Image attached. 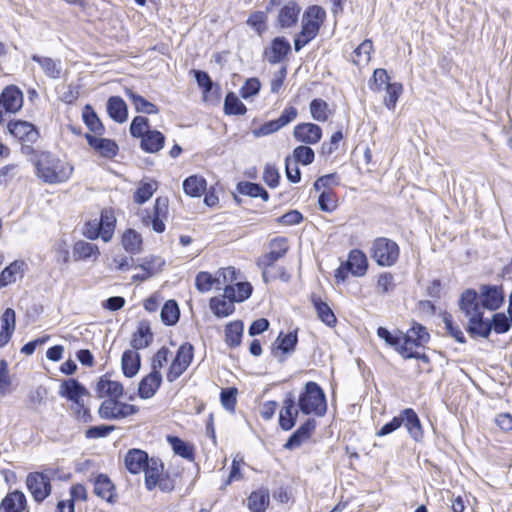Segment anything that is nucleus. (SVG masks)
I'll list each match as a JSON object with an SVG mask.
<instances>
[{"label":"nucleus","mask_w":512,"mask_h":512,"mask_svg":"<svg viewBox=\"0 0 512 512\" xmlns=\"http://www.w3.org/2000/svg\"><path fill=\"white\" fill-rule=\"evenodd\" d=\"M288 249L287 238L276 237L269 242V252L258 258L257 266L262 270V278L265 283H269L275 278L274 274H270V268L286 255Z\"/></svg>","instance_id":"obj_4"},{"label":"nucleus","mask_w":512,"mask_h":512,"mask_svg":"<svg viewBox=\"0 0 512 512\" xmlns=\"http://www.w3.org/2000/svg\"><path fill=\"white\" fill-rule=\"evenodd\" d=\"M26 507V497L21 491L8 493L0 503V512H22Z\"/></svg>","instance_id":"obj_28"},{"label":"nucleus","mask_w":512,"mask_h":512,"mask_svg":"<svg viewBox=\"0 0 512 512\" xmlns=\"http://www.w3.org/2000/svg\"><path fill=\"white\" fill-rule=\"evenodd\" d=\"M194 357V347L192 344L185 342L177 350L176 356L171 362L167 371L166 379L172 383L177 380L190 366Z\"/></svg>","instance_id":"obj_7"},{"label":"nucleus","mask_w":512,"mask_h":512,"mask_svg":"<svg viewBox=\"0 0 512 512\" xmlns=\"http://www.w3.org/2000/svg\"><path fill=\"white\" fill-rule=\"evenodd\" d=\"M165 143V136L158 130H149L142 138L140 147L147 153H156L160 151Z\"/></svg>","instance_id":"obj_30"},{"label":"nucleus","mask_w":512,"mask_h":512,"mask_svg":"<svg viewBox=\"0 0 512 512\" xmlns=\"http://www.w3.org/2000/svg\"><path fill=\"white\" fill-rule=\"evenodd\" d=\"M300 12L301 7L295 0L288 1L279 11L277 17L279 26L283 29L295 26Z\"/></svg>","instance_id":"obj_19"},{"label":"nucleus","mask_w":512,"mask_h":512,"mask_svg":"<svg viewBox=\"0 0 512 512\" xmlns=\"http://www.w3.org/2000/svg\"><path fill=\"white\" fill-rule=\"evenodd\" d=\"M109 116L118 123H123L128 118V110L125 101L119 96H112L107 101Z\"/></svg>","instance_id":"obj_32"},{"label":"nucleus","mask_w":512,"mask_h":512,"mask_svg":"<svg viewBox=\"0 0 512 512\" xmlns=\"http://www.w3.org/2000/svg\"><path fill=\"white\" fill-rule=\"evenodd\" d=\"M311 301L319 319L329 327L335 326L337 319L329 305L314 295L311 297Z\"/></svg>","instance_id":"obj_38"},{"label":"nucleus","mask_w":512,"mask_h":512,"mask_svg":"<svg viewBox=\"0 0 512 512\" xmlns=\"http://www.w3.org/2000/svg\"><path fill=\"white\" fill-rule=\"evenodd\" d=\"M261 89V82L258 78L252 77L245 81L240 89V95L244 99L253 97L259 93Z\"/></svg>","instance_id":"obj_63"},{"label":"nucleus","mask_w":512,"mask_h":512,"mask_svg":"<svg viewBox=\"0 0 512 512\" xmlns=\"http://www.w3.org/2000/svg\"><path fill=\"white\" fill-rule=\"evenodd\" d=\"M7 127L9 133L23 143L33 144L39 138L38 129L30 122L21 120L10 121Z\"/></svg>","instance_id":"obj_12"},{"label":"nucleus","mask_w":512,"mask_h":512,"mask_svg":"<svg viewBox=\"0 0 512 512\" xmlns=\"http://www.w3.org/2000/svg\"><path fill=\"white\" fill-rule=\"evenodd\" d=\"M36 175L47 184H60L68 181L73 173V166L51 154L42 152L35 162Z\"/></svg>","instance_id":"obj_1"},{"label":"nucleus","mask_w":512,"mask_h":512,"mask_svg":"<svg viewBox=\"0 0 512 512\" xmlns=\"http://www.w3.org/2000/svg\"><path fill=\"white\" fill-rule=\"evenodd\" d=\"M150 130L149 119L136 116L130 124V134L134 138H142Z\"/></svg>","instance_id":"obj_55"},{"label":"nucleus","mask_w":512,"mask_h":512,"mask_svg":"<svg viewBox=\"0 0 512 512\" xmlns=\"http://www.w3.org/2000/svg\"><path fill=\"white\" fill-rule=\"evenodd\" d=\"M293 136L298 142L313 145L320 141L322 129L314 123H300L294 127Z\"/></svg>","instance_id":"obj_14"},{"label":"nucleus","mask_w":512,"mask_h":512,"mask_svg":"<svg viewBox=\"0 0 512 512\" xmlns=\"http://www.w3.org/2000/svg\"><path fill=\"white\" fill-rule=\"evenodd\" d=\"M97 226L102 232V240L108 242L111 240L115 225L116 218L111 210H102L99 222H96Z\"/></svg>","instance_id":"obj_40"},{"label":"nucleus","mask_w":512,"mask_h":512,"mask_svg":"<svg viewBox=\"0 0 512 512\" xmlns=\"http://www.w3.org/2000/svg\"><path fill=\"white\" fill-rule=\"evenodd\" d=\"M467 331L472 337L488 338L491 333L490 321L484 319L483 313L476 314L474 317L469 318Z\"/></svg>","instance_id":"obj_34"},{"label":"nucleus","mask_w":512,"mask_h":512,"mask_svg":"<svg viewBox=\"0 0 512 512\" xmlns=\"http://www.w3.org/2000/svg\"><path fill=\"white\" fill-rule=\"evenodd\" d=\"M252 290V285L248 282H238L235 287L227 285L224 288V298L235 302H242L251 296Z\"/></svg>","instance_id":"obj_35"},{"label":"nucleus","mask_w":512,"mask_h":512,"mask_svg":"<svg viewBox=\"0 0 512 512\" xmlns=\"http://www.w3.org/2000/svg\"><path fill=\"white\" fill-rule=\"evenodd\" d=\"M73 255L76 260H86L97 257L99 255V249L97 245L81 240L74 244Z\"/></svg>","instance_id":"obj_48"},{"label":"nucleus","mask_w":512,"mask_h":512,"mask_svg":"<svg viewBox=\"0 0 512 512\" xmlns=\"http://www.w3.org/2000/svg\"><path fill=\"white\" fill-rule=\"evenodd\" d=\"M121 242L125 251L130 254H138L142 250V237L133 229L124 232Z\"/></svg>","instance_id":"obj_45"},{"label":"nucleus","mask_w":512,"mask_h":512,"mask_svg":"<svg viewBox=\"0 0 512 512\" xmlns=\"http://www.w3.org/2000/svg\"><path fill=\"white\" fill-rule=\"evenodd\" d=\"M183 190L191 197H200L206 190V180L197 175L189 176L183 182Z\"/></svg>","instance_id":"obj_47"},{"label":"nucleus","mask_w":512,"mask_h":512,"mask_svg":"<svg viewBox=\"0 0 512 512\" xmlns=\"http://www.w3.org/2000/svg\"><path fill=\"white\" fill-rule=\"evenodd\" d=\"M26 485L33 499L38 503L44 501L51 494L50 478L41 472L29 473Z\"/></svg>","instance_id":"obj_9"},{"label":"nucleus","mask_w":512,"mask_h":512,"mask_svg":"<svg viewBox=\"0 0 512 512\" xmlns=\"http://www.w3.org/2000/svg\"><path fill=\"white\" fill-rule=\"evenodd\" d=\"M234 302L228 298H224V294L221 297H212L209 305L214 315L218 318L227 317L231 315L234 310Z\"/></svg>","instance_id":"obj_37"},{"label":"nucleus","mask_w":512,"mask_h":512,"mask_svg":"<svg viewBox=\"0 0 512 512\" xmlns=\"http://www.w3.org/2000/svg\"><path fill=\"white\" fill-rule=\"evenodd\" d=\"M310 113L314 120L325 122L330 115L329 106L326 101L320 98L313 99L310 102Z\"/></svg>","instance_id":"obj_53"},{"label":"nucleus","mask_w":512,"mask_h":512,"mask_svg":"<svg viewBox=\"0 0 512 512\" xmlns=\"http://www.w3.org/2000/svg\"><path fill=\"white\" fill-rule=\"evenodd\" d=\"M401 418L409 435L415 441H421L423 438V430L420 419L412 408H405L401 411Z\"/></svg>","instance_id":"obj_23"},{"label":"nucleus","mask_w":512,"mask_h":512,"mask_svg":"<svg viewBox=\"0 0 512 512\" xmlns=\"http://www.w3.org/2000/svg\"><path fill=\"white\" fill-rule=\"evenodd\" d=\"M96 391L100 398L108 396L109 399H118L123 395V386L120 382L112 381L104 375L97 382Z\"/></svg>","instance_id":"obj_25"},{"label":"nucleus","mask_w":512,"mask_h":512,"mask_svg":"<svg viewBox=\"0 0 512 512\" xmlns=\"http://www.w3.org/2000/svg\"><path fill=\"white\" fill-rule=\"evenodd\" d=\"M121 365L123 374L128 377H134L141 366V359L139 353L134 350H126L122 354Z\"/></svg>","instance_id":"obj_33"},{"label":"nucleus","mask_w":512,"mask_h":512,"mask_svg":"<svg viewBox=\"0 0 512 512\" xmlns=\"http://www.w3.org/2000/svg\"><path fill=\"white\" fill-rule=\"evenodd\" d=\"M373 43L370 39L364 40L353 52L352 62L357 66L366 65L371 59Z\"/></svg>","instance_id":"obj_49"},{"label":"nucleus","mask_w":512,"mask_h":512,"mask_svg":"<svg viewBox=\"0 0 512 512\" xmlns=\"http://www.w3.org/2000/svg\"><path fill=\"white\" fill-rule=\"evenodd\" d=\"M167 441L171 445L175 454L188 460H192L194 458V449L192 445L177 436H168Z\"/></svg>","instance_id":"obj_52"},{"label":"nucleus","mask_w":512,"mask_h":512,"mask_svg":"<svg viewBox=\"0 0 512 512\" xmlns=\"http://www.w3.org/2000/svg\"><path fill=\"white\" fill-rule=\"evenodd\" d=\"M459 308L468 318L483 313L478 292L474 289H466L461 294Z\"/></svg>","instance_id":"obj_16"},{"label":"nucleus","mask_w":512,"mask_h":512,"mask_svg":"<svg viewBox=\"0 0 512 512\" xmlns=\"http://www.w3.org/2000/svg\"><path fill=\"white\" fill-rule=\"evenodd\" d=\"M326 18L325 10L318 5L309 6L302 15L301 30L294 37V49L299 52L319 34Z\"/></svg>","instance_id":"obj_2"},{"label":"nucleus","mask_w":512,"mask_h":512,"mask_svg":"<svg viewBox=\"0 0 512 512\" xmlns=\"http://www.w3.org/2000/svg\"><path fill=\"white\" fill-rule=\"evenodd\" d=\"M82 118L91 132L96 135H102L104 133V126L91 105L86 104L84 106Z\"/></svg>","instance_id":"obj_46"},{"label":"nucleus","mask_w":512,"mask_h":512,"mask_svg":"<svg viewBox=\"0 0 512 512\" xmlns=\"http://www.w3.org/2000/svg\"><path fill=\"white\" fill-rule=\"evenodd\" d=\"M267 16L262 11H257L251 14L247 20V24L252 27L259 36L267 30Z\"/></svg>","instance_id":"obj_57"},{"label":"nucleus","mask_w":512,"mask_h":512,"mask_svg":"<svg viewBox=\"0 0 512 512\" xmlns=\"http://www.w3.org/2000/svg\"><path fill=\"white\" fill-rule=\"evenodd\" d=\"M395 279L392 273L382 272L377 279V288L381 294L391 293L395 289Z\"/></svg>","instance_id":"obj_61"},{"label":"nucleus","mask_w":512,"mask_h":512,"mask_svg":"<svg viewBox=\"0 0 512 512\" xmlns=\"http://www.w3.org/2000/svg\"><path fill=\"white\" fill-rule=\"evenodd\" d=\"M403 87L400 83L387 84L384 104L388 109H394Z\"/></svg>","instance_id":"obj_58"},{"label":"nucleus","mask_w":512,"mask_h":512,"mask_svg":"<svg viewBox=\"0 0 512 512\" xmlns=\"http://www.w3.org/2000/svg\"><path fill=\"white\" fill-rule=\"evenodd\" d=\"M59 395L71 401L76 406H83V396H89V391L75 378L64 380L59 388Z\"/></svg>","instance_id":"obj_11"},{"label":"nucleus","mask_w":512,"mask_h":512,"mask_svg":"<svg viewBox=\"0 0 512 512\" xmlns=\"http://www.w3.org/2000/svg\"><path fill=\"white\" fill-rule=\"evenodd\" d=\"M162 383L161 372L151 371L138 385V395L142 399H149L155 395Z\"/></svg>","instance_id":"obj_21"},{"label":"nucleus","mask_w":512,"mask_h":512,"mask_svg":"<svg viewBox=\"0 0 512 512\" xmlns=\"http://www.w3.org/2000/svg\"><path fill=\"white\" fill-rule=\"evenodd\" d=\"M156 191V183H143L134 193V201L137 204H144Z\"/></svg>","instance_id":"obj_59"},{"label":"nucleus","mask_w":512,"mask_h":512,"mask_svg":"<svg viewBox=\"0 0 512 512\" xmlns=\"http://www.w3.org/2000/svg\"><path fill=\"white\" fill-rule=\"evenodd\" d=\"M180 316V310L177 302L175 300H168L161 310V320L165 325L172 326L175 325Z\"/></svg>","instance_id":"obj_50"},{"label":"nucleus","mask_w":512,"mask_h":512,"mask_svg":"<svg viewBox=\"0 0 512 512\" xmlns=\"http://www.w3.org/2000/svg\"><path fill=\"white\" fill-rule=\"evenodd\" d=\"M168 215V199L163 197H158L154 204L153 215H148L147 217H143V222L146 225L151 224L152 229L157 233H162L165 231L164 220Z\"/></svg>","instance_id":"obj_13"},{"label":"nucleus","mask_w":512,"mask_h":512,"mask_svg":"<svg viewBox=\"0 0 512 512\" xmlns=\"http://www.w3.org/2000/svg\"><path fill=\"white\" fill-rule=\"evenodd\" d=\"M31 59L38 63L43 73L51 79H59L61 76V63L50 57L33 54Z\"/></svg>","instance_id":"obj_31"},{"label":"nucleus","mask_w":512,"mask_h":512,"mask_svg":"<svg viewBox=\"0 0 512 512\" xmlns=\"http://www.w3.org/2000/svg\"><path fill=\"white\" fill-rule=\"evenodd\" d=\"M244 331V324L242 321L237 320L230 322L225 327V342L231 347L235 348L240 345L241 338Z\"/></svg>","instance_id":"obj_42"},{"label":"nucleus","mask_w":512,"mask_h":512,"mask_svg":"<svg viewBox=\"0 0 512 512\" xmlns=\"http://www.w3.org/2000/svg\"><path fill=\"white\" fill-rule=\"evenodd\" d=\"M477 292L484 309L495 311L504 303L505 295L502 286L482 284Z\"/></svg>","instance_id":"obj_10"},{"label":"nucleus","mask_w":512,"mask_h":512,"mask_svg":"<svg viewBox=\"0 0 512 512\" xmlns=\"http://www.w3.org/2000/svg\"><path fill=\"white\" fill-rule=\"evenodd\" d=\"M238 390L235 387H229L221 390L220 401L223 408L229 412L235 411Z\"/></svg>","instance_id":"obj_56"},{"label":"nucleus","mask_w":512,"mask_h":512,"mask_svg":"<svg viewBox=\"0 0 512 512\" xmlns=\"http://www.w3.org/2000/svg\"><path fill=\"white\" fill-rule=\"evenodd\" d=\"M142 471L145 473V486L151 491L157 486L164 471V465L160 459L152 457Z\"/></svg>","instance_id":"obj_26"},{"label":"nucleus","mask_w":512,"mask_h":512,"mask_svg":"<svg viewBox=\"0 0 512 512\" xmlns=\"http://www.w3.org/2000/svg\"><path fill=\"white\" fill-rule=\"evenodd\" d=\"M297 342V331L289 332L287 334H283L281 332L274 343L275 348L273 349V353L276 354L277 351H281L284 354H290L295 350Z\"/></svg>","instance_id":"obj_41"},{"label":"nucleus","mask_w":512,"mask_h":512,"mask_svg":"<svg viewBox=\"0 0 512 512\" xmlns=\"http://www.w3.org/2000/svg\"><path fill=\"white\" fill-rule=\"evenodd\" d=\"M370 254L378 266L391 267L399 259L400 248L394 240L387 237H378L372 242Z\"/></svg>","instance_id":"obj_5"},{"label":"nucleus","mask_w":512,"mask_h":512,"mask_svg":"<svg viewBox=\"0 0 512 512\" xmlns=\"http://www.w3.org/2000/svg\"><path fill=\"white\" fill-rule=\"evenodd\" d=\"M16 315L12 308H6L0 319V347H4L15 330Z\"/></svg>","instance_id":"obj_27"},{"label":"nucleus","mask_w":512,"mask_h":512,"mask_svg":"<svg viewBox=\"0 0 512 512\" xmlns=\"http://www.w3.org/2000/svg\"><path fill=\"white\" fill-rule=\"evenodd\" d=\"M270 493L266 487L253 491L247 499V506L251 512H265L269 506Z\"/></svg>","instance_id":"obj_29"},{"label":"nucleus","mask_w":512,"mask_h":512,"mask_svg":"<svg viewBox=\"0 0 512 512\" xmlns=\"http://www.w3.org/2000/svg\"><path fill=\"white\" fill-rule=\"evenodd\" d=\"M491 331L494 330L498 334L506 333L510 327V319L504 313H496L490 321Z\"/></svg>","instance_id":"obj_62"},{"label":"nucleus","mask_w":512,"mask_h":512,"mask_svg":"<svg viewBox=\"0 0 512 512\" xmlns=\"http://www.w3.org/2000/svg\"><path fill=\"white\" fill-rule=\"evenodd\" d=\"M153 341V333L148 321H141L138 324L137 330L133 333L131 338V346L134 350H140L148 347Z\"/></svg>","instance_id":"obj_24"},{"label":"nucleus","mask_w":512,"mask_h":512,"mask_svg":"<svg viewBox=\"0 0 512 512\" xmlns=\"http://www.w3.org/2000/svg\"><path fill=\"white\" fill-rule=\"evenodd\" d=\"M26 264L22 260H15L0 273V289L16 281V276L23 277Z\"/></svg>","instance_id":"obj_36"},{"label":"nucleus","mask_w":512,"mask_h":512,"mask_svg":"<svg viewBox=\"0 0 512 512\" xmlns=\"http://www.w3.org/2000/svg\"><path fill=\"white\" fill-rule=\"evenodd\" d=\"M298 417V409L295 407V398L289 393L283 401V406L279 414V425L284 431L291 430Z\"/></svg>","instance_id":"obj_17"},{"label":"nucleus","mask_w":512,"mask_h":512,"mask_svg":"<svg viewBox=\"0 0 512 512\" xmlns=\"http://www.w3.org/2000/svg\"><path fill=\"white\" fill-rule=\"evenodd\" d=\"M125 93L132 104L135 106L137 112L145 114H157L159 112V109L155 104L149 102L141 95L135 93L133 90L126 89Z\"/></svg>","instance_id":"obj_44"},{"label":"nucleus","mask_w":512,"mask_h":512,"mask_svg":"<svg viewBox=\"0 0 512 512\" xmlns=\"http://www.w3.org/2000/svg\"><path fill=\"white\" fill-rule=\"evenodd\" d=\"M138 411V406L121 402L118 399H106L101 403L98 414L105 420H118L134 415Z\"/></svg>","instance_id":"obj_6"},{"label":"nucleus","mask_w":512,"mask_h":512,"mask_svg":"<svg viewBox=\"0 0 512 512\" xmlns=\"http://www.w3.org/2000/svg\"><path fill=\"white\" fill-rule=\"evenodd\" d=\"M138 264L136 268H140L149 277H152L162 271L165 265V260L159 256H147L144 258L137 259Z\"/></svg>","instance_id":"obj_43"},{"label":"nucleus","mask_w":512,"mask_h":512,"mask_svg":"<svg viewBox=\"0 0 512 512\" xmlns=\"http://www.w3.org/2000/svg\"><path fill=\"white\" fill-rule=\"evenodd\" d=\"M216 282L219 283V280L203 271L199 272L195 278V286L201 293L208 292Z\"/></svg>","instance_id":"obj_60"},{"label":"nucleus","mask_w":512,"mask_h":512,"mask_svg":"<svg viewBox=\"0 0 512 512\" xmlns=\"http://www.w3.org/2000/svg\"><path fill=\"white\" fill-rule=\"evenodd\" d=\"M247 111L246 106L236 96L234 92H229L224 99V112L227 115H244Z\"/></svg>","instance_id":"obj_51"},{"label":"nucleus","mask_w":512,"mask_h":512,"mask_svg":"<svg viewBox=\"0 0 512 512\" xmlns=\"http://www.w3.org/2000/svg\"><path fill=\"white\" fill-rule=\"evenodd\" d=\"M346 268L356 277L364 276L368 269V260L365 253L359 249H353L345 262Z\"/></svg>","instance_id":"obj_22"},{"label":"nucleus","mask_w":512,"mask_h":512,"mask_svg":"<svg viewBox=\"0 0 512 512\" xmlns=\"http://www.w3.org/2000/svg\"><path fill=\"white\" fill-rule=\"evenodd\" d=\"M299 409L303 414L323 416L327 410L326 396L319 384L309 381L298 399Z\"/></svg>","instance_id":"obj_3"},{"label":"nucleus","mask_w":512,"mask_h":512,"mask_svg":"<svg viewBox=\"0 0 512 512\" xmlns=\"http://www.w3.org/2000/svg\"><path fill=\"white\" fill-rule=\"evenodd\" d=\"M148 454L141 449H130L125 455L124 463L131 474H139L148 464Z\"/></svg>","instance_id":"obj_20"},{"label":"nucleus","mask_w":512,"mask_h":512,"mask_svg":"<svg viewBox=\"0 0 512 512\" xmlns=\"http://www.w3.org/2000/svg\"><path fill=\"white\" fill-rule=\"evenodd\" d=\"M291 44L284 36L274 37L263 49V58L271 65L283 62L291 52Z\"/></svg>","instance_id":"obj_8"},{"label":"nucleus","mask_w":512,"mask_h":512,"mask_svg":"<svg viewBox=\"0 0 512 512\" xmlns=\"http://www.w3.org/2000/svg\"><path fill=\"white\" fill-rule=\"evenodd\" d=\"M22 105L23 93L18 87L10 85L4 88L0 94V106H2L6 112H17L21 109Z\"/></svg>","instance_id":"obj_15"},{"label":"nucleus","mask_w":512,"mask_h":512,"mask_svg":"<svg viewBox=\"0 0 512 512\" xmlns=\"http://www.w3.org/2000/svg\"><path fill=\"white\" fill-rule=\"evenodd\" d=\"M114 490H115V487L107 475L99 474L95 478L94 493L98 497H100L108 502H112Z\"/></svg>","instance_id":"obj_39"},{"label":"nucleus","mask_w":512,"mask_h":512,"mask_svg":"<svg viewBox=\"0 0 512 512\" xmlns=\"http://www.w3.org/2000/svg\"><path fill=\"white\" fill-rule=\"evenodd\" d=\"M315 153L312 148L306 145H300L293 150L292 160L297 165H309L314 161Z\"/></svg>","instance_id":"obj_54"},{"label":"nucleus","mask_w":512,"mask_h":512,"mask_svg":"<svg viewBox=\"0 0 512 512\" xmlns=\"http://www.w3.org/2000/svg\"><path fill=\"white\" fill-rule=\"evenodd\" d=\"M263 181L270 188H276L280 181V173L275 165L266 164L263 171Z\"/></svg>","instance_id":"obj_64"},{"label":"nucleus","mask_w":512,"mask_h":512,"mask_svg":"<svg viewBox=\"0 0 512 512\" xmlns=\"http://www.w3.org/2000/svg\"><path fill=\"white\" fill-rule=\"evenodd\" d=\"M85 138L89 146L105 158H113L118 153V145L112 139L99 138L89 133L85 134Z\"/></svg>","instance_id":"obj_18"}]
</instances>
